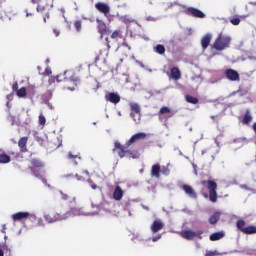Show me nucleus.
I'll use <instances>...</instances> for the list:
<instances>
[{
    "label": "nucleus",
    "mask_w": 256,
    "mask_h": 256,
    "mask_svg": "<svg viewBox=\"0 0 256 256\" xmlns=\"http://www.w3.org/2000/svg\"><path fill=\"white\" fill-rule=\"evenodd\" d=\"M129 147L130 146H127V143L123 146L121 143H119V141H116L114 143L113 153L116 151L120 159H123L125 155H129L131 159H139V151L131 150Z\"/></svg>",
    "instance_id": "nucleus-1"
},
{
    "label": "nucleus",
    "mask_w": 256,
    "mask_h": 256,
    "mask_svg": "<svg viewBox=\"0 0 256 256\" xmlns=\"http://www.w3.org/2000/svg\"><path fill=\"white\" fill-rule=\"evenodd\" d=\"M212 47L216 51H225V49H229V47H231L230 36L223 35V33H220L215 39Z\"/></svg>",
    "instance_id": "nucleus-2"
},
{
    "label": "nucleus",
    "mask_w": 256,
    "mask_h": 256,
    "mask_svg": "<svg viewBox=\"0 0 256 256\" xmlns=\"http://www.w3.org/2000/svg\"><path fill=\"white\" fill-rule=\"evenodd\" d=\"M201 185L207 187L211 203H217V183L213 180H203Z\"/></svg>",
    "instance_id": "nucleus-3"
},
{
    "label": "nucleus",
    "mask_w": 256,
    "mask_h": 256,
    "mask_svg": "<svg viewBox=\"0 0 256 256\" xmlns=\"http://www.w3.org/2000/svg\"><path fill=\"white\" fill-rule=\"evenodd\" d=\"M174 116H175V111H173V109L167 106L161 107L158 112L159 121H161L162 123H167V121H169V119H171V117H174Z\"/></svg>",
    "instance_id": "nucleus-4"
},
{
    "label": "nucleus",
    "mask_w": 256,
    "mask_h": 256,
    "mask_svg": "<svg viewBox=\"0 0 256 256\" xmlns=\"http://www.w3.org/2000/svg\"><path fill=\"white\" fill-rule=\"evenodd\" d=\"M30 165L31 166H29V169L32 171L33 175H35V177H41V173L39 172L41 169H43V167H45V164H43L41 160L33 158L30 160Z\"/></svg>",
    "instance_id": "nucleus-5"
},
{
    "label": "nucleus",
    "mask_w": 256,
    "mask_h": 256,
    "mask_svg": "<svg viewBox=\"0 0 256 256\" xmlns=\"http://www.w3.org/2000/svg\"><path fill=\"white\" fill-rule=\"evenodd\" d=\"M23 219H30V221H39L41 223V219H38L35 214H31L29 212H18L12 215V220L15 221H23Z\"/></svg>",
    "instance_id": "nucleus-6"
},
{
    "label": "nucleus",
    "mask_w": 256,
    "mask_h": 256,
    "mask_svg": "<svg viewBox=\"0 0 256 256\" xmlns=\"http://www.w3.org/2000/svg\"><path fill=\"white\" fill-rule=\"evenodd\" d=\"M130 110V117L133 119L136 125H139V123H141V106H139L137 103H131Z\"/></svg>",
    "instance_id": "nucleus-7"
},
{
    "label": "nucleus",
    "mask_w": 256,
    "mask_h": 256,
    "mask_svg": "<svg viewBox=\"0 0 256 256\" xmlns=\"http://www.w3.org/2000/svg\"><path fill=\"white\" fill-rule=\"evenodd\" d=\"M44 219L48 223H55L56 221H63L67 219V214L63 215V213H50L45 215Z\"/></svg>",
    "instance_id": "nucleus-8"
},
{
    "label": "nucleus",
    "mask_w": 256,
    "mask_h": 256,
    "mask_svg": "<svg viewBox=\"0 0 256 256\" xmlns=\"http://www.w3.org/2000/svg\"><path fill=\"white\" fill-rule=\"evenodd\" d=\"M186 15L189 17H195L196 19H205L206 15L203 11L195 8V7H188L185 11Z\"/></svg>",
    "instance_id": "nucleus-9"
},
{
    "label": "nucleus",
    "mask_w": 256,
    "mask_h": 256,
    "mask_svg": "<svg viewBox=\"0 0 256 256\" xmlns=\"http://www.w3.org/2000/svg\"><path fill=\"white\" fill-rule=\"evenodd\" d=\"M96 22L98 23L97 29L98 33L100 34L101 39H103V35H110L111 29L107 27V24L102 20L97 19Z\"/></svg>",
    "instance_id": "nucleus-10"
},
{
    "label": "nucleus",
    "mask_w": 256,
    "mask_h": 256,
    "mask_svg": "<svg viewBox=\"0 0 256 256\" xmlns=\"http://www.w3.org/2000/svg\"><path fill=\"white\" fill-rule=\"evenodd\" d=\"M95 9L99 11V13H102L105 17H109V13H111V7L108 6L105 2H98L95 4Z\"/></svg>",
    "instance_id": "nucleus-11"
},
{
    "label": "nucleus",
    "mask_w": 256,
    "mask_h": 256,
    "mask_svg": "<svg viewBox=\"0 0 256 256\" xmlns=\"http://www.w3.org/2000/svg\"><path fill=\"white\" fill-rule=\"evenodd\" d=\"M145 139H147V133L145 132L136 133L126 142V145L127 147H131L133 143H137V141H143Z\"/></svg>",
    "instance_id": "nucleus-12"
},
{
    "label": "nucleus",
    "mask_w": 256,
    "mask_h": 256,
    "mask_svg": "<svg viewBox=\"0 0 256 256\" xmlns=\"http://www.w3.org/2000/svg\"><path fill=\"white\" fill-rule=\"evenodd\" d=\"M224 75L228 81H241V77L239 76V72L234 69H226Z\"/></svg>",
    "instance_id": "nucleus-13"
},
{
    "label": "nucleus",
    "mask_w": 256,
    "mask_h": 256,
    "mask_svg": "<svg viewBox=\"0 0 256 256\" xmlns=\"http://www.w3.org/2000/svg\"><path fill=\"white\" fill-rule=\"evenodd\" d=\"M181 189L190 197V199H197V192L189 184H183Z\"/></svg>",
    "instance_id": "nucleus-14"
},
{
    "label": "nucleus",
    "mask_w": 256,
    "mask_h": 256,
    "mask_svg": "<svg viewBox=\"0 0 256 256\" xmlns=\"http://www.w3.org/2000/svg\"><path fill=\"white\" fill-rule=\"evenodd\" d=\"M37 13H41L42 15H45L43 17L44 23H47V19H49V8L45 5L38 4L36 8Z\"/></svg>",
    "instance_id": "nucleus-15"
},
{
    "label": "nucleus",
    "mask_w": 256,
    "mask_h": 256,
    "mask_svg": "<svg viewBox=\"0 0 256 256\" xmlns=\"http://www.w3.org/2000/svg\"><path fill=\"white\" fill-rule=\"evenodd\" d=\"M105 99L107 101H110V103H114V105H117V103H119V101H121V96H119V94H117L115 92H110L105 95Z\"/></svg>",
    "instance_id": "nucleus-16"
},
{
    "label": "nucleus",
    "mask_w": 256,
    "mask_h": 256,
    "mask_svg": "<svg viewBox=\"0 0 256 256\" xmlns=\"http://www.w3.org/2000/svg\"><path fill=\"white\" fill-rule=\"evenodd\" d=\"M165 227V224L161 220H154L151 225V231L152 233H159L161 229Z\"/></svg>",
    "instance_id": "nucleus-17"
},
{
    "label": "nucleus",
    "mask_w": 256,
    "mask_h": 256,
    "mask_svg": "<svg viewBox=\"0 0 256 256\" xmlns=\"http://www.w3.org/2000/svg\"><path fill=\"white\" fill-rule=\"evenodd\" d=\"M67 159L73 163V165H79V161H81V153L73 154V152H68Z\"/></svg>",
    "instance_id": "nucleus-18"
},
{
    "label": "nucleus",
    "mask_w": 256,
    "mask_h": 256,
    "mask_svg": "<svg viewBox=\"0 0 256 256\" xmlns=\"http://www.w3.org/2000/svg\"><path fill=\"white\" fill-rule=\"evenodd\" d=\"M180 235L187 241H192V239H195V232L193 230H182Z\"/></svg>",
    "instance_id": "nucleus-19"
},
{
    "label": "nucleus",
    "mask_w": 256,
    "mask_h": 256,
    "mask_svg": "<svg viewBox=\"0 0 256 256\" xmlns=\"http://www.w3.org/2000/svg\"><path fill=\"white\" fill-rule=\"evenodd\" d=\"M123 189L121 188V186H116L114 192H113V199L115 201H121L123 199Z\"/></svg>",
    "instance_id": "nucleus-20"
},
{
    "label": "nucleus",
    "mask_w": 256,
    "mask_h": 256,
    "mask_svg": "<svg viewBox=\"0 0 256 256\" xmlns=\"http://www.w3.org/2000/svg\"><path fill=\"white\" fill-rule=\"evenodd\" d=\"M151 177H155L156 179H159L161 177V165L154 164L151 168Z\"/></svg>",
    "instance_id": "nucleus-21"
},
{
    "label": "nucleus",
    "mask_w": 256,
    "mask_h": 256,
    "mask_svg": "<svg viewBox=\"0 0 256 256\" xmlns=\"http://www.w3.org/2000/svg\"><path fill=\"white\" fill-rule=\"evenodd\" d=\"M170 75L174 81H179V79H181V70H179L177 67H173L170 70Z\"/></svg>",
    "instance_id": "nucleus-22"
},
{
    "label": "nucleus",
    "mask_w": 256,
    "mask_h": 256,
    "mask_svg": "<svg viewBox=\"0 0 256 256\" xmlns=\"http://www.w3.org/2000/svg\"><path fill=\"white\" fill-rule=\"evenodd\" d=\"M62 215H67V219H69V217H73L75 215H81V209L77 207H73L66 213H62Z\"/></svg>",
    "instance_id": "nucleus-23"
},
{
    "label": "nucleus",
    "mask_w": 256,
    "mask_h": 256,
    "mask_svg": "<svg viewBox=\"0 0 256 256\" xmlns=\"http://www.w3.org/2000/svg\"><path fill=\"white\" fill-rule=\"evenodd\" d=\"M210 44H211V35L207 34L201 40L203 51H205V49H207V47H209Z\"/></svg>",
    "instance_id": "nucleus-24"
},
{
    "label": "nucleus",
    "mask_w": 256,
    "mask_h": 256,
    "mask_svg": "<svg viewBox=\"0 0 256 256\" xmlns=\"http://www.w3.org/2000/svg\"><path fill=\"white\" fill-rule=\"evenodd\" d=\"M27 141H29L28 137H22L18 141V147H20L22 152L27 151Z\"/></svg>",
    "instance_id": "nucleus-25"
},
{
    "label": "nucleus",
    "mask_w": 256,
    "mask_h": 256,
    "mask_svg": "<svg viewBox=\"0 0 256 256\" xmlns=\"http://www.w3.org/2000/svg\"><path fill=\"white\" fill-rule=\"evenodd\" d=\"M253 121V116H251V111L246 110L243 118H242V123L243 125H249Z\"/></svg>",
    "instance_id": "nucleus-26"
},
{
    "label": "nucleus",
    "mask_w": 256,
    "mask_h": 256,
    "mask_svg": "<svg viewBox=\"0 0 256 256\" xmlns=\"http://www.w3.org/2000/svg\"><path fill=\"white\" fill-rule=\"evenodd\" d=\"M219 219H221V213L220 212H215L209 218L210 225H215L219 221Z\"/></svg>",
    "instance_id": "nucleus-27"
},
{
    "label": "nucleus",
    "mask_w": 256,
    "mask_h": 256,
    "mask_svg": "<svg viewBox=\"0 0 256 256\" xmlns=\"http://www.w3.org/2000/svg\"><path fill=\"white\" fill-rule=\"evenodd\" d=\"M224 237H225V233L215 232L210 235V241H219V239H223Z\"/></svg>",
    "instance_id": "nucleus-28"
},
{
    "label": "nucleus",
    "mask_w": 256,
    "mask_h": 256,
    "mask_svg": "<svg viewBox=\"0 0 256 256\" xmlns=\"http://www.w3.org/2000/svg\"><path fill=\"white\" fill-rule=\"evenodd\" d=\"M70 81H71V83H73V86L72 87L68 86L67 90L68 91H73L77 87V82L79 81V77L73 75V76L70 77Z\"/></svg>",
    "instance_id": "nucleus-29"
},
{
    "label": "nucleus",
    "mask_w": 256,
    "mask_h": 256,
    "mask_svg": "<svg viewBox=\"0 0 256 256\" xmlns=\"http://www.w3.org/2000/svg\"><path fill=\"white\" fill-rule=\"evenodd\" d=\"M89 175V171L87 170H83L82 172H80L79 174H76V179L78 181H85V179H87V176Z\"/></svg>",
    "instance_id": "nucleus-30"
},
{
    "label": "nucleus",
    "mask_w": 256,
    "mask_h": 256,
    "mask_svg": "<svg viewBox=\"0 0 256 256\" xmlns=\"http://www.w3.org/2000/svg\"><path fill=\"white\" fill-rule=\"evenodd\" d=\"M187 103H191L192 105H197L199 103V98L191 95H186L185 97Z\"/></svg>",
    "instance_id": "nucleus-31"
},
{
    "label": "nucleus",
    "mask_w": 256,
    "mask_h": 256,
    "mask_svg": "<svg viewBox=\"0 0 256 256\" xmlns=\"http://www.w3.org/2000/svg\"><path fill=\"white\" fill-rule=\"evenodd\" d=\"M155 53L158 55H165V46L163 44H158L154 48Z\"/></svg>",
    "instance_id": "nucleus-32"
},
{
    "label": "nucleus",
    "mask_w": 256,
    "mask_h": 256,
    "mask_svg": "<svg viewBox=\"0 0 256 256\" xmlns=\"http://www.w3.org/2000/svg\"><path fill=\"white\" fill-rule=\"evenodd\" d=\"M0 163L1 164L11 163V156L7 154H0Z\"/></svg>",
    "instance_id": "nucleus-33"
},
{
    "label": "nucleus",
    "mask_w": 256,
    "mask_h": 256,
    "mask_svg": "<svg viewBox=\"0 0 256 256\" xmlns=\"http://www.w3.org/2000/svg\"><path fill=\"white\" fill-rule=\"evenodd\" d=\"M245 235H255L256 233V226H247L243 232Z\"/></svg>",
    "instance_id": "nucleus-34"
},
{
    "label": "nucleus",
    "mask_w": 256,
    "mask_h": 256,
    "mask_svg": "<svg viewBox=\"0 0 256 256\" xmlns=\"http://www.w3.org/2000/svg\"><path fill=\"white\" fill-rule=\"evenodd\" d=\"M236 227H237V229H239V231H241L242 233H244V232H245L244 229L247 228V227H245V220H238V221L236 222Z\"/></svg>",
    "instance_id": "nucleus-35"
},
{
    "label": "nucleus",
    "mask_w": 256,
    "mask_h": 256,
    "mask_svg": "<svg viewBox=\"0 0 256 256\" xmlns=\"http://www.w3.org/2000/svg\"><path fill=\"white\" fill-rule=\"evenodd\" d=\"M17 97L23 98V97H27V88L22 87L20 89L17 90L16 92Z\"/></svg>",
    "instance_id": "nucleus-36"
},
{
    "label": "nucleus",
    "mask_w": 256,
    "mask_h": 256,
    "mask_svg": "<svg viewBox=\"0 0 256 256\" xmlns=\"http://www.w3.org/2000/svg\"><path fill=\"white\" fill-rule=\"evenodd\" d=\"M160 173H162L163 175H170L171 170H169V167L163 166L160 170Z\"/></svg>",
    "instance_id": "nucleus-37"
},
{
    "label": "nucleus",
    "mask_w": 256,
    "mask_h": 256,
    "mask_svg": "<svg viewBox=\"0 0 256 256\" xmlns=\"http://www.w3.org/2000/svg\"><path fill=\"white\" fill-rule=\"evenodd\" d=\"M121 37V30H115L112 34H111V39H117Z\"/></svg>",
    "instance_id": "nucleus-38"
},
{
    "label": "nucleus",
    "mask_w": 256,
    "mask_h": 256,
    "mask_svg": "<svg viewBox=\"0 0 256 256\" xmlns=\"http://www.w3.org/2000/svg\"><path fill=\"white\" fill-rule=\"evenodd\" d=\"M74 27H75L76 31H78V32L81 31V27H82L81 20H76L74 22Z\"/></svg>",
    "instance_id": "nucleus-39"
},
{
    "label": "nucleus",
    "mask_w": 256,
    "mask_h": 256,
    "mask_svg": "<svg viewBox=\"0 0 256 256\" xmlns=\"http://www.w3.org/2000/svg\"><path fill=\"white\" fill-rule=\"evenodd\" d=\"M230 23L232 25H239V23H241V19L239 17L232 18V19H230Z\"/></svg>",
    "instance_id": "nucleus-40"
},
{
    "label": "nucleus",
    "mask_w": 256,
    "mask_h": 256,
    "mask_svg": "<svg viewBox=\"0 0 256 256\" xmlns=\"http://www.w3.org/2000/svg\"><path fill=\"white\" fill-rule=\"evenodd\" d=\"M48 81H49L50 85L55 83V81H57V83H59L60 82L59 76H56V77L55 76H51Z\"/></svg>",
    "instance_id": "nucleus-41"
},
{
    "label": "nucleus",
    "mask_w": 256,
    "mask_h": 256,
    "mask_svg": "<svg viewBox=\"0 0 256 256\" xmlns=\"http://www.w3.org/2000/svg\"><path fill=\"white\" fill-rule=\"evenodd\" d=\"M47 123V120L45 119V116L43 114L39 115V125H45Z\"/></svg>",
    "instance_id": "nucleus-42"
},
{
    "label": "nucleus",
    "mask_w": 256,
    "mask_h": 256,
    "mask_svg": "<svg viewBox=\"0 0 256 256\" xmlns=\"http://www.w3.org/2000/svg\"><path fill=\"white\" fill-rule=\"evenodd\" d=\"M60 195H61V199H63V201H68L69 194L64 193L63 191H60Z\"/></svg>",
    "instance_id": "nucleus-43"
},
{
    "label": "nucleus",
    "mask_w": 256,
    "mask_h": 256,
    "mask_svg": "<svg viewBox=\"0 0 256 256\" xmlns=\"http://www.w3.org/2000/svg\"><path fill=\"white\" fill-rule=\"evenodd\" d=\"M53 72L51 71L50 67L45 68L43 75H45L46 77H49V75H51Z\"/></svg>",
    "instance_id": "nucleus-44"
},
{
    "label": "nucleus",
    "mask_w": 256,
    "mask_h": 256,
    "mask_svg": "<svg viewBox=\"0 0 256 256\" xmlns=\"http://www.w3.org/2000/svg\"><path fill=\"white\" fill-rule=\"evenodd\" d=\"M219 253L217 251H206L205 256H217Z\"/></svg>",
    "instance_id": "nucleus-45"
},
{
    "label": "nucleus",
    "mask_w": 256,
    "mask_h": 256,
    "mask_svg": "<svg viewBox=\"0 0 256 256\" xmlns=\"http://www.w3.org/2000/svg\"><path fill=\"white\" fill-rule=\"evenodd\" d=\"M203 230H198L197 232H195V237H198V239H203Z\"/></svg>",
    "instance_id": "nucleus-46"
},
{
    "label": "nucleus",
    "mask_w": 256,
    "mask_h": 256,
    "mask_svg": "<svg viewBox=\"0 0 256 256\" xmlns=\"http://www.w3.org/2000/svg\"><path fill=\"white\" fill-rule=\"evenodd\" d=\"M12 90L14 92L17 93V91H19V84L17 82H15L13 85H12Z\"/></svg>",
    "instance_id": "nucleus-47"
},
{
    "label": "nucleus",
    "mask_w": 256,
    "mask_h": 256,
    "mask_svg": "<svg viewBox=\"0 0 256 256\" xmlns=\"http://www.w3.org/2000/svg\"><path fill=\"white\" fill-rule=\"evenodd\" d=\"M88 183L92 189H97V184H95L93 180H89Z\"/></svg>",
    "instance_id": "nucleus-48"
},
{
    "label": "nucleus",
    "mask_w": 256,
    "mask_h": 256,
    "mask_svg": "<svg viewBox=\"0 0 256 256\" xmlns=\"http://www.w3.org/2000/svg\"><path fill=\"white\" fill-rule=\"evenodd\" d=\"M159 239H161V234H158L157 236H154L152 238V241L155 243L156 241H159Z\"/></svg>",
    "instance_id": "nucleus-49"
},
{
    "label": "nucleus",
    "mask_w": 256,
    "mask_h": 256,
    "mask_svg": "<svg viewBox=\"0 0 256 256\" xmlns=\"http://www.w3.org/2000/svg\"><path fill=\"white\" fill-rule=\"evenodd\" d=\"M53 32H54V34H55L56 37H59L60 32H59L58 29H54Z\"/></svg>",
    "instance_id": "nucleus-50"
},
{
    "label": "nucleus",
    "mask_w": 256,
    "mask_h": 256,
    "mask_svg": "<svg viewBox=\"0 0 256 256\" xmlns=\"http://www.w3.org/2000/svg\"><path fill=\"white\" fill-rule=\"evenodd\" d=\"M252 129H253V131H254V133H255V135H256V122L253 123Z\"/></svg>",
    "instance_id": "nucleus-51"
},
{
    "label": "nucleus",
    "mask_w": 256,
    "mask_h": 256,
    "mask_svg": "<svg viewBox=\"0 0 256 256\" xmlns=\"http://www.w3.org/2000/svg\"><path fill=\"white\" fill-rule=\"evenodd\" d=\"M0 256H5V253L3 252V250L0 248Z\"/></svg>",
    "instance_id": "nucleus-52"
},
{
    "label": "nucleus",
    "mask_w": 256,
    "mask_h": 256,
    "mask_svg": "<svg viewBox=\"0 0 256 256\" xmlns=\"http://www.w3.org/2000/svg\"><path fill=\"white\" fill-rule=\"evenodd\" d=\"M31 15H33V14H31V13H26V17H30Z\"/></svg>",
    "instance_id": "nucleus-53"
},
{
    "label": "nucleus",
    "mask_w": 256,
    "mask_h": 256,
    "mask_svg": "<svg viewBox=\"0 0 256 256\" xmlns=\"http://www.w3.org/2000/svg\"><path fill=\"white\" fill-rule=\"evenodd\" d=\"M2 232H4V233H5V225L3 226V230H2Z\"/></svg>",
    "instance_id": "nucleus-54"
},
{
    "label": "nucleus",
    "mask_w": 256,
    "mask_h": 256,
    "mask_svg": "<svg viewBox=\"0 0 256 256\" xmlns=\"http://www.w3.org/2000/svg\"><path fill=\"white\" fill-rule=\"evenodd\" d=\"M96 61H99V57H96Z\"/></svg>",
    "instance_id": "nucleus-55"
},
{
    "label": "nucleus",
    "mask_w": 256,
    "mask_h": 256,
    "mask_svg": "<svg viewBox=\"0 0 256 256\" xmlns=\"http://www.w3.org/2000/svg\"><path fill=\"white\" fill-rule=\"evenodd\" d=\"M211 119H215V116H211Z\"/></svg>",
    "instance_id": "nucleus-56"
},
{
    "label": "nucleus",
    "mask_w": 256,
    "mask_h": 256,
    "mask_svg": "<svg viewBox=\"0 0 256 256\" xmlns=\"http://www.w3.org/2000/svg\"><path fill=\"white\" fill-rule=\"evenodd\" d=\"M32 1V3H35V0H31Z\"/></svg>",
    "instance_id": "nucleus-57"
},
{
    "label": "nucleus",
    "mask_w": 256,
    "mask_h": 256,
    "mask_svg": "<svg viewBox=\"0 0 256 256\" xmlns=\"http://www.w3.org/2000/svg\"><path fill=\"white\" fill-rule=\"evenodd\" d=\"M106 41H109V38H106Z\"/></svg>",
    "instance_id": "nucleus-58"
}]
</instances>
